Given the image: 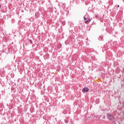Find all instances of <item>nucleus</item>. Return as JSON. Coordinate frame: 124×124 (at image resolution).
Listing matches in <instances>:
<instances>
[{"mask_svg": "<svg viewBox=\"0 0 124 124\" xmlns=\"http://www.w3.org/2000/svg\"><path fill=\"white\" fill-rule=\"evenodd\" d=\"M84 19L85 22V24H89L91 22V19L86 17V16H84Z\"/></svg>", "mask_w": 124, "mask_h": 124, "instance_id": "1", "label": "nucleus"}, {"mask_svg": "<svg viewBox=\"0 0 124 124\" xmlns=\"http://www.w3.org/2000/svg\"><path fill=\"white\" fill-rule=\"evenodd\" d=\"M107 117L110 121H112V120H114V117H113V116H112V115H111L110 114H107Z\"/></svg>", "mask_w": 124, "mask_h": 124, "instance_id": "2", "label": "nucleus"}, {"mask_svg": "<svg viewBox=\"0 0 124 124\" xmlns=\"http://www.w3.org/2000/svg\"><path fill=\"white\" fill-rule=\"evenodd\" d=\"M90 91V89L88 87L84 88L82 90V93H88Z\"/></svg>", "mask_w": 124, "mask_h": 124, "instance_id": "3", "label": "nucleus"}, {"mask_svg": "<svg viewBox=\"0 0 124 124\" xmlns=\"http://www.w3.org/2000/svg\"><path fill=\"white\" fill-rule=\"evenodd\" d=\"M117 7H120V5H117Z\"/></svg>", "mask_w": 124, "mask_h": 124, "instance_id": "4", "label": "nucleus"}, {"mask_svg": "<svg viewBox=\"0 0 124 124\" xmlns=\"http://www.w3.org/2000/svg\"><path fill=\"white\" fill-rule=\"evenodd\" d=\"M0 8H1V6H0Z\"/></svg>", "mask_w": 124, "mask_h": 124, "instance_id": "5", "label": "nucleus"}]
</instances>
